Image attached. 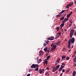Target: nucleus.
<instances>
[{
    "mask_svg": "<svg viewBox=\"0 0 76 76\" xmlns=\"http://www.w3.org/2000/svg\"><path fill=\"white\" fill-rule=\"evenodd\" d=\"M68 9H67V10H67H67H68Z\"/></svg>",
    "mask_w": 76,
    "mask_h": 76,
    "instance_id": "e2e57ef3",
    "label": "nucleus"
},
{
    "mask_svg": "<svg viewBox=\"0 0 76 76\" xmlns=\"http://www.w3.org/2000/svg\"><path fill=\"white\" fill-rule=\"evenodd\" d=\"M31 74H28L26 76H30Z\"/></svg>",
    "mask_w": 76,
    "mask_h": 76,
    "instance_id": "37998d69",
    "label": "nucleus"
},
{
    "mask_svg": "<svg viewBox=\"0 0 76 76\" xmlns=\"http://www.w3.org/2000/svg\"><path fill=\"white\" fill-rule=\"evenodd\" d=\"M48 54H46V56H48Z\"/></svg>",
    "mask_w": 76,
    "mask_h": 76,
    "instance_id": "680f3d73",
    "label": "nucleus"
},
{
    "mask_svg": "<svg viewBox=\"0 0 76 76\" xmlns=\"http://www.w3.org/2000/svg\"><path fill=\"white\" fill-rule=\"evenodd\" d=\"M62 14L61 13H59V14L57 15L56 16V17L57 18H59V17H60L61 16Z\"/></svg>",
    "mask_w": 76,
    "mask_h": 76,
    "instance_id": "2eb2a0df",
    "label": "nucleus"
},
{
    "mask_svg": "<svg viewBox=\"0 0 76 76\" xmlns=\"http://www.w3.org/2000/svg\"><path fill=\"white\" fill-rule=\"evenodd\" d=\"M72 4H73V2H72L69 4V6H72Z\"/></svg>",
    "mask_w": 76,
    "mask_h": 76,
    "instance_id": "f3484780",
    "label": "nucleus"
},
{
    "mask_svg": "<svg viewBox=\"0 0 76 76\" xmlns=\"http://www.w3.org/2000/svg\"><path fill=\"white\" fill-rule=\"evenodd\" d=\"M72 24H69V27H71V26H72Z\"/></svg>",
    "mask_w": 76,
    "mask_h": 76,
    "instance_id": "a19ab883",
    "label": "nucleus"
},
{
    "mask_svg": "<svg viewBox=\"0 0 76 76\" xmlns=\"http://www.w3.org/2000/svg\"><path fill=\"white\" fill-rule=\"evenodd\" d=\"M66 15V14H64V16H65Z\"/></svg>",
    "mask_w": 76,
    "mask_h": 76,
    "instance_id": "052dcab7",
    "label": "nucleus"
},
{
    "mask_svg": "<svg viewBox=\"0 0 76 76\" xmlns=\"http://www.w3.org/2000/svg\"><path fill=\"white\" fill-rule=\"evenodd\" d=\"M42 61V60H41V59H39L37 60V63L38 64H39V63H40Z\"/></svg>",
    "mask_w": 76,
    "mask_h": 76,
    "instance_id": "4468645a",
    "label": "nucleus"
},
{
    "mask_svg": "<svg viewBox=\"0 0 76 76\" xmlns=\"http://www.w3.org/2000/svg\"><path fill=\"white\" fill-rule=\"evenodd\" d=\"M63 12H64V10H62V11L60 13H61V14L62 13H63Z\"/></svg>",
    "mask_w": 76,
    "mask_h": 76,
    "instance_id": "2f4dec72",
    "label": "nucleus"
},
{
    "mask_svg": "<svg viewBox=\"0 0 76 76\" xmlns=\"http://www.w3.org/2000/svg\"><path fill=\"white\" fill-rule=\"evenodd\" d=\"M62 24H61L60 25L61 27H63V26L64 25V23L63 22H62Z\"/></svg>",
    "mask_w": 76,
    "mask_h": 76,
    "instance_id": "a211bd4d",
    "label": "nucleus"
},
{
    "mask_svg": "<svg viewBox=\"0 0 76 76\" xmlns=\"http://www.w3.org/2000/svg\"><path fill=\"white\" fill-rule=\"evenodd\" d=\"M72 11L69 14L70 15V16H71V15H72Z\"/></svg>",
    "mask_w": 76,
    "mask_h": 76,
    "instance_id": "f704fd0d",
    "label": "nucleus"
},
{
    "mask_svg": "<svg viewBox=\"0 0 76 76\" xmlns=\"http://www.w3.org/2000/svg\"><path fill=\"white\" fill-rule=\"evenodd\" d=\"M75 38L74 37H73L72 39H70L68 42H70V44H71V42L72 43V44H73V43L75 42Z\"/></svg>",
    "mask_w": 76,
    "mask_h": 76,
    "instance_id": "f03ea898",
    "label": "nucleus"
},
{
    "mask_svg": "<svg viewBox=\"0 0 76 76\" xmlns=\"http://www.w3.org/2000/svg\"><path fill=\"white\" fill-rule=\"evenodd\" d=\"M45 70L44 69H42V70H41V69H40L39 70V73H40V74H42V72H43Z\"/></svg>",
    "mask_w": 76,
    "mask_h": 76,
    "instance_id": "0eeeda50",
    "label": "nucleus"
},
{
    "mask_svg": "<svg viewBox=\"0 0 76 76\" xmlns=\"http://www.w3.org/2000/svg\"><path fill=\"white\" fill-rule=\"evenodd\" d=\"M39 59V57H38L37 58V60H38Z\"/></svg>",
    "mask_w": 76,
    "mask_h": 76,
    "instance_id": "49530a36",
    "label": "nucleus"
},
{
    "mask_svg": "<svg viewBox=\"0 0 76 76\" xmlns=\"http://www.w3.org/2000/svg\"><path fill=\"white\" fill-rule=\"evenodd\" d=\"M54 44H52L51 45V47H53V45H54Z\"/></svg>",
    "mask_w": 76,
    "mask_h": 76,
    "instance_id": "a18cd8bd",
    "label": "nucleus"
},
{
    "mask_svg": "<svg viewBox=\"0 0 76 76\" xmlns=\"http://www.w3.org/2000/svg\"><path fill=\"white\" fill-rule=\"evenodd\" d=\"M61 33L60 32H59L58 33L56 34L57 37L56 38V39H57L58 38V37H59L61 35Z\"/></svg>",
    "mask_w": 76,
    "mask_h": 76,
    "instance_id": "39448f33",
    "label": "nucleus"
},
{
    "mask_svg": "<svg viewBox=\"0 0 76 76\" xmlns=\"http://www.w3.org/2000/svg\"><path fill=\"white\" fill-rule=\"evenodd\" d=\"M69 22H70V24H72V23H73V22H72L71 20H69Z\"/></svg>",
    "mask_w": 76,
    "mask_h": 76,
    "instance_id": "c756f323",
    "label": "nucleus"
},
{
    "mask_svg": "<svg viewBox=\"0 0 76 76\" xmlns=\"http://www.w3.org/2000/svg\"><path fill=\"white\" fill-rule=\"evenodd\" d=\"M62 65H63L64 66H66V64H64V63H62Z\"/></svg>",
    "mask_w": 76,
    "mask_h": 76,
    "instance_id": "ea45409f",
    "label": "nucleus"
},
{
    "mask_svg": "<svg viewBox=\"0 0 76 76\" xmlns=\"http://www.w3.org/2000/svg\"><path fill=\"white\" fill-rule=\"evenodd\" d=\"M55 66H53V70H52V72H55V71H56V70H57V69L56 68H55Z\"/></svg>",
    "mask_w": 76,
    "mask_h": 76,
    "instance_id": "1a4fd4ad",
    "label": "nucleus"
},
{
    "mask_svg": "<svg viewBox=\"0 0 76 76\" xmlns=\"http://www.w3.org/2000/svg\"><path fill=\"white\" fill-rule=\"evenodd\" d=\"M68 20H69V18H65L64 20H63L62 22H64V23H66V21H68Z\"/></svg>",
    "mask_w": 76,
    "mask_h": 76,
    "instance_id": "6e6552de",
    "label": "nucleus"
},
{
    "mask_svg": "<svg viewBox=\"0 0 76 76\" xmlns=\"http://www.w3.org/2000/svg\"><path fill=\"white\" fill-rule=\"evenodd\" d=\"M43 63L45 64H47L48 63V61L47 60H45V62H43Z\"/></svg>",
    "mask_w": 76,
    "mask_h": 76,
    "instance_id": "412c9836",
    "label": "nucleus"
},
{
    "mask_svg": "<svg viewBox=\"0 0 76 76\" xmlns=\"http://www.w3.org/2000/svg\"><path fill=\"white\" fill-rule=\"evenodd\" d=\"M71 50H72V49H71L70 50H68V51L70 52L71 51Z\"/></svg>",
    "mask_w": 76,
    "mask_h": 76,
    "instance_id": "09e8293b",
    "label": "nucleus"
},
{
    "mask_svg": "<svg viewBox=\"0 0 76 76\" xmlns=\"http://www.w3.org/2000/svg\"><path fill=\"white\" fill-rule=\"evenodd\" d=\"M49 73H48V72H47L45 73V75H48Z\"/></svg>",
    "mask_w": 76,
    "mask_h": 76,
    "instance_id": "c9c22d12",
    "label": "nucleus"
},
{
    "mask_svg": "<svg viewBox=\"0 0 76 76\" xmlns=\"http://www.w3.org/2000/svg\"><path fill=\"white\" fill-rule=\"evenodd\" d=\"M73 60L75 63H76V55L75 56L74 58H73Z\"/></svg>",
    "mask_w": 76,
    "mask_h": 76,
    "instance_id": "dca6fc26",
    "label": "nucleus"
},
{
    "mask_svg": "<svg viewBox=\"0 0 76 76\" xmlns=\"http://www.w3.org/2000/svg\"><path fill=\"white\" fill-rule=\"evenodd\" d=\"M56 65H57V64H55Z\"/></svg>",
    "mask_w": 76,
    "mask_h": 76,
    "instance_id": "0e129e2a",
    "label": "nucleus"
},
{
    "mask_svg": "<svg viewBox=\"0 0 76 76\" xmlns=\"http://www.w3.org/2000/svg\"><path fill=\"white\" fill-rule=\"evenodd\" d=\"M50 49H48V50L47 51H48V53H50Z\"/></svg>",
    "mask_w": 76,
    "mask_h": 76,
    "instance_id": "4c0bfd02",
    "label": "nucleus"
},
{
    "mask_svg": "<svg viewBox=\"0 0 76 76\" xmlns=\"http://www.w3.org/2000/svg\"><path fill=\"white\" fill-rule=\"evenodd\" d=\"M70 14H67L66 16V18H69V17H70Z\"/></svg>",
    "mask_w": 76,
    "mask_h": 76,
    "instance_id": "a878e982",
    "label": "nucleus"
},
{
    "mask_svg": "<svg viewBox=\"0 0 76 76\" xmlns=\"http://www.w3.org/2000/svg\"><path fill=\"white\" fill-rule=\"evenodd\" d=\"M69 57H67L66 58V60H69Z\"/></svg>",
    "mask_w": 76,
    "mask_h": 76,
    "instance_id": "cd10ccee",
    "label": "nucleus"
},
{
    "mask_svg": "<svg viewBox=\"0 0 76 76\" xmlns=\"http://www.w3.org/2000/svg\"><path fill=\"white\" fill-rule=\"evenodd\" d=\"M69 7H70V6H69V5H67V6H66V9H67V8H68V9H69Z\"/></svg>",
    "mask_w": 76,
    "mask_h": 76,
    "instance_id": "7c9ffc66",
    "label": "nucleus"
},
{
    "mask_svg": "<svg viewBox=\"0 0 76 76\" xmlns=\"http://www.w3.org/2000/svg\"><path fill=\"white\" fill-rule=\"evenodd\" d=\"M73 48V45L72 46V48Z\"/></svg>",
    "mask_w": 76,
    "mask_h": 76,
    "instance_id": "13d9d810",
    "label": "nucleus"
},
{
    "mask_svg": "<svg viewBox=\"0 0 76 76\" xmlns=\"http://www.w3.org/2000/svg\"><path fill=\"white\" fill-rule=\"evenodd\" d=\"M55 44L56 45H58V46H59L61 44V41H59L58 42L56 43H55Z\"/></svg>",
    "mask_w": 76,
    "mask_h": 76,
    "instance_id": "9d476101",
    "label": "nucleus"
},
{
    "mask_svg": "<svg viewBox=\"0 0 76 76\" xmlns=\"http://www.w3.org/2000/svg\"><path fill=\"white\" fill-rule=\"evenodd\" d=\"M39 53L40 56H41L44 54V52L42 51H40Z\"/></svg>",
    "mask_w": 76,
    "mask_h": 76,
    "instance_id": "9b49d317",
    "label": "nucleus"
},
{
    "mask_svg": "<svg viewBox=\"0 0 76 76\" xmlns=\"http://www.w3.org/2000/svg\"><path fill=\"white\" fill-rule=\"evenodd\" d=\"M44 50L45 51V52H47V47H45V48L44 49Z\"/></svg>",
    "mask_w": 76,
    "mask_h": 76,
    "instance_id": "6ab92c4d",
    "label": "nucleus"
},
{
    "mask_svg": "<svg viewBox=\"0 0 76 76\" xmlns=\"http://www.w3.org/2000/svg\"><path fill=\"white\" fill-rule=\"evenodd\" d=\"M43 45H44V47H46V44L44 43Z\"/></svg>",
    "mask_w": 76,
    "mask_h": 76,
    "instance_id": "c03bdc74",
    "label": "nucleus"
},
{
    "mask_svg": "<svg viewBox=\"0 0 76 76\" xmlns=\"http://www.w3.org/2000/svg\"><path fill=\"white\" fill-rule=\"evenodd\" d=\"M56 47H57V46L55 45H54L52 48H51V51H54L56 50Z\"/></svg>",
    "mask_w": 76,
    "mask_h": 76,
    "instance_id": "7ed1b4c3",
    "label": "nucleus"
},
{
    "mask_svg": "<svg viewBox=\"0 0 76 76\" xmlns=\"http://www.w3.org/2000/svg\"><path fill=\"white\" fill-rule=\"evenodd\" d=\"M74 32H75V30L74 29H72L71 30L69 34L70 37L71 38H72V37L74 34Z\"/></svg>",
    "mask_w": 76,
    "mask_h": 76,
    "instance_id": "f257e3e1",
    "label": "nucleus"
},
{
    "mask_svg": "<svg viewBox=\"0 0 76 76\" xmlns=\"http://www.w3.org/2000/svg\"><path fill=\"white\" fill-rule=\"evenodd\" d=\"M75 56V54L73 55L72 56V58H74Z\"/></svg>",
    "mask_w": 76,
    "mask_h": 76,
    "instance_id": "e433bc0d",
    "label": "nucleus"
},
{
    "mask_svg": "<svg viewBox=\"0 0 76 76\" xmlns=\"http://www.w3.org/2000/svg\"><path fill=\"white\" fill-rule=\"evenodd\" d=\"M47 39L48 40H53L54 39V37L51 36L47 38Z\"/></svg>",
    "mask_w": 76,
    "mask_h": 76,
    "instance_id": "423d86ee",
    "label": "nucleus"
},
{
    "mask_svg": "<svg viewBox=\"0 0 76 76\" xmlns=\"http://www.w3.org/2000/svg\"><path fill=\"white\" fill-rule=\"evenodd\" d=\"M61 58L62 60H64V59L66 58V56H61Z\"/></svg>",
    "mask_w": 76,
    "mask_h": 76,
    "instance_id": "f8f14e48",
    "label": "nucleus"
},
{
    "mask_svg": "<svg viewBox=\"0 0 76 76\" xmlns=\"http://www.w3.org/2000/svg\"><path fill=\"white\" fill-rule=\"evenodd\" d=\"M76 4V1H75L74 2Z\"/></svg>",
    "mask_w": 76,
    "mask_h": 76,
    "instance_id": "6e6d98bb",
    "label": "nucleus"
},
{
    "mask_svg": "<svg viewBox=\"0 0 76 76\" xmlns=\"http://www.w3.org/2000/svg\"><path fill=\"white\" fill-rule=\"evenodd\" d=\"M76 51H75L74 52V54H75H75H76Z\"/></svg>",
    "mask_w": 76,
    "mask_h": 76,
    "instance_id": "de8ad7c7",
    "label": "nucleus"
},
{
    "mask_svg": "<svg viewBox=\"0 0 76 76\" xmlns=\"http://www.w3.org/2000/svg\"><path fill=\"white\" fill-rule=\"evenodd\" d=\"M56 30L57 31H59V27H57L56 28Z\"/></svg>",
    "mask_w": 76,
    "mask_h": 76,
    "instance_id": "473e14b6",
    "label": "nucleus"
},
{
    "mask_svg": "<svg viewBox=\"0 0 76 76\" xmlns=\"http://www.w3.org/2000/svg\"><path fill=\"white\" fill-rule=\"evenodd\" d=\"M49 66H48L46 69V70H49Z\"/></svg>",
    "mask_w": 76,
    "mask_h": 76,
    "instance_id": "58836bf2",
    "label": "nucleus"
},
{
    "mask_svg": "<svg viewBox=\"0 0 76 76\" xmlns=\"http://www.w3.org/2000/svg\"><path fill=\"white\" fill-rule=\"evenodd\" d=\"M75 11H76V10H75Z\"/></svg>",
    "mask_w": 76,
    "mask_h": 76,
    "instance_id": "338daca9",
    "label": "nucleus"
},
{
    "mask_svg": "<svg viewBox=\"0 0 76 76\" xmlns=\"http://www.w3.org/2000/svg\"><path fill=\"white\" fill-rule=\"evenodd\" d=\"M62 72H65V70H64V69H63L62 70Z\"/></svg>",
    "mask_w": 76,
    "mask_h": 76,
    "instance_id": "79ce46f5",
    "label": "nucleus"
},
{
    "mask_svg": "<svg viewBox=\"0 0 76 76\" xmlns=\"http://www.w3.org/2000/svg\"><path fill=\"white\" fill-rule=\"evenodd\" d=\"M64 31L65 32H66L67 31V29H66V28H64Z\"/></svg>",
    "mask_w": 76,
    "mask_h": 76,
    "instance_id": "72a5a7b5",
    "label": "nucleus"
},
{
    "mask_svg": "<svg viewBox=\"0 0 76 76\" xmlns=\"http://www.w3.org/2000/svg\"><path fill=\"white\" fill-rule=\"evenodd\" d=\"M64 12H67V10H64Z\"/></svg>",
    "mask_w": 76,
    "mask_h": 76,
    "instance_id": "bf43d9fd",
    "label": "nucleus"
},
{
    "mask_svg": "<svg viewBox=\"0 0 76 76\" xmlns=\"http://www.w3.org/2000/svg\"><path fill=\"white\" fill-rule=\"evenodd\" d=\"M60 60V58H58L56 61H57V62H58V63H59Z\"/></svg>",
    "mask_w": 76,
    "mask_h": 76,
    "instance_id": "5701e85b",
    "label": "nucleus"
},
{
    "mask_svg": "<svg viewBox=\"0 0 76 76\" xmlns=\"http://www.w3.org/2000/svg\"><path fill=\"white\" fill-rule=\"evenodd\" d=\"M63 69L61 68H60L59 69V70L58 71L59 72H60L61 71V70H62Z\"/></svg>",
    "mask_w": 76,
    "mask_h": 76,
    "instance_id": "bb28decb",
    "label": "nucleus"
},
{
    "mask_svg": "<svg viewBox=\"0 0 76 76\" xmlns=\"http://www.w3.org/2000/svg\"><path fill=\"white\" fill-rule=\"evenodd\" d=\"M39 66H37V68H36L35 69V70L36 71H37H37H38V67H39Z\"/></svg>",
    "mask_w": 76,
    "mask_h": 76,
    "instance_id": "4be33fe9",
    "label": "nucleus"
},
{
    "mask_svg": "<svg viewBox=\"0 0 76 76\" xmlns=\"http://www.w3.org/2000/svg\"><path fill=\"white\" fill-rule=\"evenodd\" d=\"M62 28V27H61V28Z\"/></svg>",
    "mask_w": 76,
    "mask_h": 76,
    "instance_id": "69168bd1",
    "label": "nucleus"
},
{
    "mask_svg": "<svg viewBox=\"0 0 76 76\" xmlns=\"http://www.w3.org/2000/svg\"><path fill=\"white\" fill-rule=\"evenodd\" d=\"M38 65L37 64H32L31 66V68H33L34 69H35V68H36V67H37V65Z\"/></svg>",
    "mask_w": 76,
    "mask_h": 76,
    "instance_id": "20e7f679",
    "label": "nucleus"
},
{
    "mask_svg": "<svg viewBox=\"0 0 76 76\" xmlns=\"http://www.w3.org/2000/svg\"><path fill=\"white\" fill-rule=\"evenodd\" d=\"M68 44H69V45H68V48L70 49V44H71L70 43V42H68Z\"/></svg>",
    "mask_w": 76,
    "mask_h": 76,
    "instance_id": "ddd939ff",
    "label": "nucleus"
},
{
    "mask_svg": "<svg viewBox=\"0 0 76 76\" xmlns=\"http://www.w3.org/2000/svg\"><path fill=\"white\" fill-rule=\"evenodd\" d=\"M55 74H57L58 73V71H56V72L55 73Z\"/></svg>",
    "mask_w": 76,
    "mask_h": 76,
    "instance_id": "603ef678",
    "label": "nucleus"
},
{
    "mask_svg": "<svg viewBox=\"0 0 76 76\" xmlns=\"http://www.w3.org/2000/svg\"><path fill=\"white\" fill-rule=\"evenodd\" d=\"M61 66L60 67V68L62 69H63V68H64V66L63 65H61Z\"/></svg>",
    "mask_w": 76,
    "mask_h": 76,
    "instance_id": "c85d7f7f",
    "label": "nucleus"
},
{
    "mask_svg": "<svg viewBox=\"0 0 76 76\" xmlns=\"http://www.w3.org/2000/svg\"><path fill=\"white\" fill-rule=\"evenodd\" d=\"M64 19V17H62L60 19V20H63Z\"/></svg>",
    "mask_w": 76,
    "mask_h": 76,
    "instance_id": "393cba45",
    "label": "nucleus"
},
{
    "mask_svg": "<svg viewBox=\"0 0 76 76\" xmlns=\"http://www.w3.org/2000/svg\"><path fill=\"white\" fill-rule=\"evenodd\" d=\"M50 55H49V56H48L47 58H47V60H48V59H49V58H50Z\"/></svg>",
    "mask_w": 76,
    "mask_h": 76,
    "instance_id": "aec40b11",
    "label": "nucleus"
},
{
    "mask_svg": "<svg viewBox=\"0 0 76 76\" xmlns=\"http://www.w3.org/2000/svg\"><path fill=\"white\" fill-rule=\"evenodd\" d=\"M46 43H47V44H48V42H46Z\"/></svg>",
    "mask_w": 76,
    "mask_h": 76,
    "instance_id": "4d7b16f0",
    "label": "nucleus"
},
{
    "mask_svg": "<svg viewBox=\"0 0 76 76\" xmlns=\"http://www.w3.org/2000/svg\"><path fill=\"white\" fill-rule=\"evenodd\" d=\"M66 73H68V72H69V71H66Z\"/></svg>",
    "mask_w": 76,
    "mask_h": 76,
    "instance_id": "5fc2aeb1",
    "label": "nucleus"
},
{
    "mask_svg": "<svg viewBox=\"0 0 76 76\" xmlns=\"http://www.w3.org/2000/svg\"><path fill=\"white\" fill-rule=\"evenodd\" d=\"M76 66V64H74V66L75 67V66Z\"/></svg>",
    "mask_w": 76,
    "mask_h": 76,
    "instance_id": "3c124183",
    "label": "nucleus"
},
{
    "mask_svg": "<svg viewBox=\"0 0 76 76\" xmlns=\"http://www.w3.org/2000/svg\"><path fill=\"white\" fill-rule=\"evenodd\" d=\"M62 75H63V73H61L60 74V76H62Z\"/></svg>",
    "mask_w": 76,
    "mask_h": 76,
    "instance_id": "8fccbe9b",
    "label": "nucleus"
},
{
    "mask_svg": "<svg viewBox=\"0 0 76 76\" xmlns=\"http://www.w3.org/2000/svg\"><path fill=\"white\" fill-rule=\"evenodd\" d=\"M61 31H62V32H63L64 31L63 29H61Z\"/></svg>",
    "mask_w": 76,
    "mask_h": 76,
    "instance_id": "864d4df0",
    "label": "nucleus"
},
{
    "mask_svg": "<svg viewBox=\"0 0 76 76\" xmlns=\"http://www.w3.org/2000/svg\"><path fill=\"white\" fill-rule=\"evenodd\" d=\"M59 67H60V65H58L56 66V68L57 69H58V68H59Z\"/></svg>",
    "mask_w": 76,
    "mask_h": 76,
    "instance_id": "b1692460",
    "label": "nucleus"
}]
</instances>
